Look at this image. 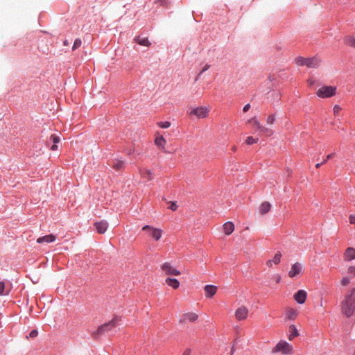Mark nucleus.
<instances>
[{
  "mask_svg": "<svg viewBox=\"0 0 355 355\" xmlns=\"http://www.w3.org/2000/svg\"><path fill=\"white\" fill-rule=\"evenodd\" d=\"M341 313L347 318L355 315V287L351 289L341 302Z\"/></svg>",
  "mask_w": 355,
  "mask_h": 355,
  "instance_id": "obj_1",
  "label": "nucleus"
},
{
  "mask_svg": "<svg viewBox=\"0 0 355 355\" xmlns=\"http://www.w3.org/2000/svg\"><path fill=\"white\" fill-rule=\"evenodd\" d=\"M120 321V318L117 317H114L110 322L105 323L101 326H99L96 330L94 331L92 333V336L94 339H98L101 336H103L106 332L110 331L112 329L114 328Z\"/></svg>",
  "mask_w": 355,
  "mask_h": 355,
  "instance_id": "obj_2",
  "label": "nucleus"
},
{
  "mask_svg": "<svg viewBox=\"0 0 355 355\" xmlns=\"http://www.w3.org/2000/svg\"><path fill=\"white\" fill-rule=\"evenodd\" d=\"M272 353L280 352L283 355H289L293 353V346L284 340H280L272 349Z\"/></svg>",
  "mask_w": 355,
  "mask_h": 355,
  "instance_id": "obj_3",
  "label": "nucleus"
},
{
  "mask_svg": "<svg viewBox=\"0 0 355 355\" xmlns=\"http://www.w3.org/2000/svg\"><path fill=\"white\" fill-rule=\"evenodd\" d=\"M336 93V87L334 86H322L316 92V95L322 98H330L334 96Z\"/></svg>",
  "mask_w": 355,
  "mask_h": 355,
  "instance_id": "obj_4",
  "label": "nucleus"
},
{
  "mask_svg": "<svg viewBox=\"0 0 355 355\" xmlns=\"http://www.w3.org/2000/svg\"><path fill=\"white\" fill-rule=\"evenodd\" d=\"M143 231H148L150 236L155 241L159 240L162 235V230L150 225H145L142 227Z\"/></svg>",
  "mask_w": 355,
  "mask_h": 355,
  "instance_id": "obj_5",
  "label": "nucleus"
},
{
  "mask_svg": "<svg viewBox=\"0 0 355 355\" xmlns=\"http://www.w3.org/2000/svg\"><path fill=\"white\" fill-rule=\"evenodd\" d=\"M209 112V109L207 107H198L196 108L193 109L189 114L190 115H195L198 119H204L206 118L208 116V114Z\"/></svg>",
  "mask_w": 355,
  "mask_h": 355,
  "instance_id": "obj_6",
  "label": "nucleus"
},
{
  "mask_svg": "<svg viewBox=\"0 0 355 355\" xmlns=\"http://www.w3.org/2000/svg\"><path fill=\"white\" fill-rule=\"evenodd\" d=\"M162 270L167 275L178 276L180 272L175 268L170 263L165 262L161 266Z\"/></svg>",
  "mask_w": 355,
  "mask_h": 355,
  "instance_id": "obj_7",
  "label": "nucleus"
},
{
  "mask_svg": "<svg viewBox=\"0 0 355 355\" xmlns=\"http://www.w3.org/2000/svg\"><path fill=\"white\" fill-rule=\"evenodd\" d=\"M303 266L302 263L296 262L291 266L290 270L288 271V275L291 278L297 277L302 273Z\"/></svg>",
  "mask_w": 355,
  "mask_h": 355,
  "instance_id": "obj_8",
  "label": "nucleus"
},
{
  "mask_svg": "<svg viewBox=\"0 0 355 355\" xmlns=\"http://www.w3.org/2000/svg\"><path fill=\"white\" fill-rule=\"evenodd\" d=\"M248 309L245 306L239 307L235 311V318L237 320H244L248 318Z\"/></svg>",
  "mask_w": 355,
  "mask_h": 355,
  "instance_id": "obj_9",
  "label": "nucleus"
},
{
  "mask_svg": "<svg viewBox=\"0 0 355 355\" xmlns=\"http://www.w3.org/2000/svg\"><path fill=\"white\" fill-rule=\"evenodd\" d=\"M198 318V315L192 312L187 313L182 316V318L180 319L179 322L181 324H184L187 321L189 322H194Z\"/></svg>",
  "mask_w": 355,
  "mask_h": 355,
  "instance_id": "obj_10",
  "label": "nucleus"
},
{
  "mask_svg": "<svg viewBox=\"0 0 355 355\" xmlns=\"http://www.w3.org/2000/svg\"><path fill=\"white\" fill-rule=\"evenodd\" d=\"M94 227L98 233L104 234L108 227V223L105 220H102L94 223Z\"/></svg>",
  "mask_w": 355,
  "mask_h": 355,
  "instance_id": "obj_11",
  "label": "nucleus"
},
{
  "mask_svg": "<svg viewBox=\"0 0 355 355\" xmlns=\"http://www.w3.org/2000/svg\"><path fill=\"white\" fill-rule=\"evenodd\" d=\"M282 257V253L280 252H277L271 259L266 261V265L268 268H272L273 265H278L281 261Z\"/></svg>",
  "mask_w": 355,
  "mask_h": 355,
  "instance_id": "obj_12",
  "label": "nucleus"
},
{
  "mask_svg": "<svg viewBox=\"0 0 355 355\" xmlns=\"http://www.w3.org/2000/svg\"><path fill=\"white\" fill-rule=\"evenodd\" d=\"M307 293L304 290H299L293 296L295 300L299 304H304L306 301Z\"/></svg>",
  "mask_w": 355,
  "mask_h": 355,
  "instance_id": "obj_13",
  "label": "nucleus"
},
{
  "mask_svg": "<svg viewBox=\"0 0 355 355\" xmlns=\"http://www.w3.org/2000/svg\"><path fill=\"white\" fill-rule=\"evenodd\" d=\"M247 123L251 124L253 127L256 128L257 130H259L263 133H266L268 130V128L261 125L260 123L256 119V118H252L249 119Z\"/></svg>",
  "mask_w": 355,
  "mask_h": 355,
  "instance_id": "obj_14",
  "label": "nucleus"
},
{
  "mask_svg": "<svg viewBox=\"0 0 355 355\" xmlns=\"http://www.w3.org/2000/svg\"><path fill=\"white\" fill-rule=\"evenodd\" d=\"M344 259L347 261L355 259V249L352 247L347 248L343 254Z\"/></svg>",
  "mask_w": 355,
  "mask_h": 355,
  "instance_id": "obj_15",
  "label": "nucleus"
},
{
  "mask_svg": "<svg viewBox=\"0 0 355 355\" xmlns=\"http://www.w3.org/2000/svg\"><path fill=\"white\" fill-rule=\"evenodd\" d=\"M205 292L207 297H212L217 291V287L214 285H206L205 286Z\"/></svg>",
  "mask_w": 355,
  "mask_h": 355,
  "instance_id": "obj_16",
  "label": "nucleus"
},
{
  "mask_svg": "<svg viewBox=\"0 0 355 355\" xmlns=\"http://www.w3.org/2000/svg\"><path fill=\"white\" fill-rule=\"evenodd\" d=\"M139 173L142 178L147 179L149 181L153 178V173L150 169L145 168H139Z\"/></svg>",
  "mask_w": 355,
  "mask_h": 355,
  "instance_id": "obj_17",
  "label": "nucleus"
},
{
  "mask_svg": "<svg viewBox=\"0 0 355 355\" xmlns=\"http://www.w3.org/2000/svg\"><path fill=\"white\" fill-rule=\"evenodd\" d=\"M298 315V312L296 309L293 308H288L286 310V318L290 320H294Z\"/></svg>",
  "mask_w": 355,
  "mask_h": 355,
  "instance_id": "obj_18",
  "label": "nucleus"
},
{
  "mask_svg": "<svg viewBox=\"0 0 355 355\" xmlns=\"http://www.w3.org/2000/svg\"><path fill=\"white\" fill-rule=\"evenodd\" d=\"M320 60L316 58H306V66L309 68H317L319 67Z\"/></svg>",
  "mask_w": 355,
  "mask_h": 355,
  "instance_id": "obj_19",
  "label": "nucleus"
},
{
  "mask_svg": "<svg viewBox=\"0 0 355 355\" xmlns=\"http://www.w3.org/2000/svg\"><path fill=\"white\" fill-rule=\"evenodd\" d=\"M55 239H56V236H55L54 234H49V235H46V236L38 238L37 239V242L38 243H41L43 242L52 243V242L55 241Z\"/></svg>",
  "mask_w": 355,
  "mask_h": 355,
  "instance_id": "obj_20",
  "label": "nucleus"
},
{
  "mask_svg": "<svg viewBox=\"0 0 355 355\" xmlns=\"http://www.w3.org/2000/svg\"><path fill=\"white\" fill-rule=\"evenodd\" d=\"M111 166L114 169L119 171L124 168L125 162L120 159H114Z\"/></svg>",
  "mask_w": 355,
  "mask_h": 355,
  "instance_id": "obj_21",
  "label": "nucleus"
},
{
  "mask_svg": "<svg viewBox=\"0 0 355 355\" xmlns=\"http://www.w3.org/2000/svg\"><path fill=\"white\" fill-rule=\"evenodd\" d=\"M166 143V139L162 135L157 136L155 139V145L157 147H159V148H161L162 150L164 149Z\"/></svg>",
  "mask_w": 355,
  "mask_h": 355,
  "instance_id": "obj_22",
  "label": "nucleus"
},
{
  "mask_svg": "<svg viewBox=\"0 0 355 355\" xmlns=\"http://www.w3.org/2000/svg\"><path fill=\"white\" fill-rule=\"evenodd\" d=\"M223 230L227 235L231 234L234 230V225L232 222H226L223 225Z\"/></svg>",
  "mask_w": 355,
  "mask_h": 355,
  "instance_id": "obj_23",
  "label": "nucleus"
},
{
  "mask_svg": "<svg viewBox=\"0 0 355 355\" xmlns=\"http://www.w3.org/2000/svg\"><path fill=\"white\" fill-rule=\"evenodd\" d=\"M271 207V205L268 202H263L259 207V213L262 215L267 214Z\"/></svg>",
  "mask_w": 355,
  "mask_h": 355,
  "instance_id": "obj_24",
  "label": "nucleus"
},
{
  "mask_svg": "<svg viewBox=\"0 0 355 355\" xmlns=\"http://www.w3.org/2000/svg\"><path fill=\"white\" fill-rule=\"evenodd\" d=\"M166 284L171 286L174 289H177L180 286V283L178 279L168 277L165 280Z\"/></svg>",
  "mask_w": 355,
  "mask_h": 355,
  "instance_id": "obj_25",
  "label": "nucleus"
},
{
  "mask_svg": "<svg viewBox=\"0 0 355 355\" xmlns=\"http://www.w3.org/2000/svg\"><path fill=\"white\" fill-rule=\"evenodd\" d=\"M344 43L349 46L355 48V36L347 35L344 38Z\"/></svg>",
  "mask_w": 355,
  "mask_h": 355,
  "instance_id": "obj_26",
  "label": "nucleus"
},
{
  "mask_svg": "<svg viewBox=\"0 0 355 355\" xmlns=\"http://www.w3.org/2000/svg\"><path fill=\"white\" fill-rule=\"evenodd\" d=\"M289 332H290V334L288 336L289 340H292L295 337H296L299 335L297 328L293 324H291L289 326Z\"/></svg>",
  "mask_w": 355,
  "mask_h": 355,
  "instance_id": "obj_27",
  "label": "nucleus"
},
{
  "mask_svg": "<svg viewBox=\"0 0 355 355\" xmlns=\"http://www.w3.org/2000/svg\"><path fill=\"white\" fill-rule=\"evenodd\" d=\"M137 42L142 46H149L150 45V42L148 41V38L146 37H137L136 39Z\"/></svg>",
  "mask_w": 355,
  "mask_h": 355,
  "instance_id": "obj_28",
  "label": "nucleus"
},
{
  "mask_svg": "<svg viewBox=\"0 0 355 355\" xmlns=\"http://www.w3.org/2000/svg\"><path fill=\"white\" fill-rule=\"evenodd\" d=\"M295 62L296 63V64L299 66L306 65V58H304L303 57H297V58H295Z\"/></svg>",
  "mask_w": 355,
  "mask_h": 355,
  "instance_id": "obj_29",
  "label": "nucleus"
},
{
  "mask_svg": "<svg viewBox=\"0 0 355 355\" xmlns=\"http://www.w3.org/2000/svg\"><path fill=\"white\" fill-rule=\"evenodd\" d=\"M259 141L258 138H254L252 136H249L245 139V143L248 145H252L254 144H257Z\"/></svg>",
  "mask_w": 355,
  "mask_h": 355,
  "instance_id": "obj_30",
  "label": "nucleus"
},
{
  "mask_svg": "<svg viewBox=\"0 0 355 355\" xmlns=\"http://www.w3.org/2000/svg\"><path fill=\"white\" fill-rule=\"evenodd\" d=\"M334 156V153L328 155L327 156V157L321 163H318L315 165V167L318 168H320L321 165L325 164L327 162L328 159H331Z\"/></svg>",
  "mask_w": 355,
  "mask_h": 355,
  "instance_id": "obj_31",
  "label": "nucleus"
},
{
  "mask_svg": "<svg viewBox=\"0 0 355 355\" xmlns=\"http://www.w3.org/2000/svg\"><path fill=\"white\" fill-rule=\"evenodd\" d=\"M157 125L161 128H168L171 126V122L169 121H160L157 123Z\"/></svg>",
  "mask_w": 355,
  "mask_h": 355,
  "instance_id": "obj_32",
  "label": "nucleus"
},
{
  "mask_svg": "<svg viewBox=\"0 0 355 355\" xmlns=\"http://www.w3.org/2000/svg\"><path fill=\"white\" fill-rule=\"evenodd\" d=\"M350 283V279L349 277H344L340 281V284L343 286H347Z\"/></svg>",
  "mask_w": 355,
  "mask_h": 355,
  "instance_id": "obj_33",
  "label": "nucleus"
},
{
  "mask_svg": "<svg viewBox=\"0 0 355 355\" xmlns=\"http://www.w3.org/2000/svg\"><path fill=\"white\" fill-rule=\"evenodd\" d=\"M81 44H82L81 40L80 39H76L73 43L72 50L74 51V50L77 49L78 48H79Z\"/></svg>",
  "mask_w": 355,
  "mask_h": 355,
  "instance_id": "obj_34",
  "label": "nucleus"
},
{
  "mask_svg": "<svg viewBox=\"0 0 355 355\" xmlns=\"http://www.w3.org/2000/svg\"><path fill=\"white\" fill-rule=\"evenodd\" d=\"M347 273L352 277H355V266H351L347 269Z\"/></svg>",
  "mask_w": 355,
  "mask_h": 355,
  "instance_id": "obj_35",
  "label": "nucleus"
},
{
  "mask_svg": "<svg viewBox=\"0 0 355 355\" xmlns=\"http://www.w3.org/2000/svg\"><path fill=\"white\" fill-rule=\"evenodd\" d=\"M342 110V108L338 105H335L333 107L334 114L336 116L338 114L339 112Z\"/></svg>",
  "mask_w": 355,
  "mask_h": 355,
  "instance_id": "obj_36",
  "label": "nucleus"
},
{
  "mask_svg": "<svg viewBox=\"0 0 355 355\" xmlns=\"http://www.w3.org/2000/svg\"><path fill=\"white\" fill-rule=\"evenodd\" d=\"M51 139H52L53 142L56 144L57 143H58L60 141V137L59 136L56 135H52L51 136Z\"/></svg>",
  "mask_w": 355,
  "mask_h": 355,
  "instance_id": "obj_37",
  "label": "nucleus"
},
{
  "mask_svg": "<svg viewBox=\"0 0 355 355\" xmlns=\"http://www.w3.org/2000/svg\"><path fill=\"white\" fill-rule=\"evenodd\" d=\"M275 121V116L274 115H269L267 118V123L269 125L273 124Z\"/></svg>",
  "mask_w": 355,
  "mask_h": 355,
  "instance_id": "obj_38",
  "label": "nucleus"
},
{
  "mask_svg": "<svg viewBox=\"0 0 355 355\" xmlns=\"http://www.w3.org/2000/svg\"><path fill=\"white\" fill-rule=\"evenodd\" d=\"M5 284L3 282H0V295H7L8 293H4Z\"/></svg>",
  "mask_w": 355,
  "mask_h": 355,
  "instance_id": "obj_39",
  "label": "nucleus"
},
{
  "mask_svg": "<svg viewBox=\"0 0 355 355\" xmlns=\"http://www.w3.org/2000/svg\"><path fill=\"white\" fill-rule=\"evenodd\" d=\"M38 334V332L37 330L34 329V330H32L30 334H29V336H27V338H28L29 337L30 338H35L37 336Z\"/></svg>",
  "mask_w": 355,
  "mask_h": 355,
  "instance_id": "obj_40",
  "label": "nucleus"
},
{
  "mask_svg": "<svg viewBox=\"0 0 355 355\" xmlns=\"http://www.w3.org/2000/svg\"><path fill=\"white\" fill-rule=\"evenodd\" d=\"M157 2L161 5V6H167L168 4V2L167 0H157Z\"/></svg>",
  "mask_w": 355,
  "mask_h": 355,
  "instance_id": "obj_41",
  "label": "nucleus"
},
{
  "mask_svg": "<svg viewBox=\"0 0 355 355\" xmlns=\"http://www.w3.org/2000/svg\"><path fill=\"white\" fill-rule=\"evenodd\" d=\"M169 209H171L173 211H175L178 209L177 204L175 202H171V205L169 207Z\"/></svg>",
  "mask_w": 355,
  "mask_h": 355,
  "instance_id": "obj_42",
  "label": "nucleus"
},
{
  "mask_svg": "<svg viewBox=\"0 0 355 355\" xmlns=\"http://www.w3.org/2000/svg\"><path fill=\"white\" fill-rule=\"evenodd\" d=\"M209 67H210V65H209V64H206L204 66V67H203L202 70L201 71V72L199 73V75L202 74L204 71H207V69H209Z\"/></svg>",
  "mask_w": 355,
  "mask_h": 355,
  "instance_id": "obj_43",
  "label": "nucleus"
},
{
  "mask_svg": "<svg viewBox=\"0 0 355 355\" xmlns=\"http://www.w3.org/2000/svg\"><path fill=\"white\" fill-rule=\"evenodd\" d=\"M274 279H275V282L277 283H279L281 279V276L279 275H274Z\"/></svg>",
  "mask_w": 355,
  "mask_h": 355,
  "instance_id": "obj_44",
  "label": "nucleus"
},
{
  "mask_svg": "<svg viewBox=\"0 0 355 355\" xmlns=\"http://www.w3.org/2000/svg\"><path fill=\"white\" fill-rule=\"evenodd\" d=\"M250 107V104H246V105L243 107V111L244 112H246L247 111H248V110H249Z\"/></svg>",
  "mask_w": 355,
  "mask_h": 355,
  "instance_id": "obj_45",
  "label": "nucleus"
},
{
  "mask_svg": "<svg viewBox=\"0 0 355 355\" xmlns=\"http://www.w3.org/2000/svg\"><path fill=\"white\" fill-rule=\"evenodd\" d=\"M190 354L191 350L189 349H187L186 350H184L182 355H190Z\"/></svg>",
  "mask_w": 355,
  "mask_h": 355,
  "instance_id": "obj_46",
  "label": "nucleus"
},
{
  "mask_svg": "<svg viewBox=\"0 0 355 355\" xmlns=\"http://www.w3.org/2000/svg\"><path fill=\"white\" fill-rule=\"evenodd\" d=\"M51 150H57L58 146H57V145H56V144H54L51 146Z\"/></svg>",
  "mask_w": 355,
  "mask_h": 355,
  "instance_id": "obj_47",
  "label": "nucleus"
},
{
  "mask_svg": "<svg viewBox=\"0 0 355 355\" xmlns=\"http://www.w3.org/2000/svg\"><path fill=\"white\" fill-rule=\"evenodd\" d=\"M232 150L233 152H236V151L237 150V147H236V146H233L232 147Z\"/></svg>",
  "mask_w": 355,
  "mask_h": 355,
  "instance_id": "obj_48",
  "label": "nucleus"
},
{
  "mask_svg": "<svg viewBox=\"0 0 355 355\" xmlns=\"http://www.w3.org/2000/svg\"><path fill=\"white\" fill-rule=\"evenodd\" d=\"M69 44V42H68V40L64 41V46H68Z\"/></svg>",
  "mask_w": 355,
  "mask_h": 355,
  "instance_id": "obj_49",
  "label": "nucleus"
},
{
  "mask_svg": "<svg viewBox=\"0 0 355 355\" xmlns=\"http://www.w3.org/2000/svg\"><path fill=\"white\" fill-rule=\"evenodd\" d=\"M308 82L310 85H312L313 83V81L312 80H309Z\"/></svg>",
  "mask_w": 355,
  "mask_h": 355,
  "instance_id": "obj_50",
  "label": "nucleus"
}]
</instances>
